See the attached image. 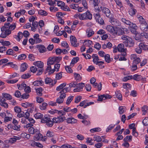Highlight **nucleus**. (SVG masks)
Returning a JSON list of instances; mask_svg holds the SVG:
<instances>
[{"instance_id":"obj_46","label":"nucleus","mask_w":148,"mask_h":148,"mask_svg":"<svg viewBox=\"0 0 148 148\" xmlns=\"http://www.w3.org/2000/svg\"><path fill=\"white\" fill-rule=\"evenodd\" d=\"M73 96H70L69 97L66 101V104L67 105H69L70 104V103L71 102V101L73 100Z\"/></svg>"},{"instance_id":"obj_53","label":"nucleus","mask_w":148,"mask_h":148,"mask_svg":"<svg viewBox=\"0 0 148 148\" xmlns=\"http://www.w3.org/2000/svg\"><path fill=\"white\" fill-rule=\"evenodd\" d=\"M47 105V103H43L42 105L40 106V108L42 110H45L46 108V106Z\"/></svg>"},{"instance_id":"obj_15","label":"nucleus","mask_w":148,"mask_h":148,"mask_svg":"<svg viewBox=\"0 0 148 148\" xmlns=\"http://www.w3.org/2000/svg\"><path fill=\"white\" fill-rule=\"evenodd\" d=\"M140 29L144 32L148 31V25H147L146 23L145 24H140Z\"/></svg>"},{"instance_id":"obj_19","label":"nucleus","mask_w":148,"mask_h":148,"mask_svg":"<svg viewBox=\"0 0 148 148\" xmlns=\"http://www.w3.org/2000/svg\"><path fill=\"white\" fill-rule=\"evenodd\" d=\"M79 60V58L78 57L73 58L71 63L70 66H73L75 64L78 62Z\"/></svg>"},{"instance_id":"obj_28","label":"nucleus","mask_w":148,"mask_h":148,"mask_svg":"<svg viewBox=\"0 0 148 148\" xmlns=\"http://www.w3.org/2000/svg\"><path fill=\"white\" fill-rule=\"evenodd\" d=\"M34 116L36 119H42L43 117V115L40 113H37L35 114Z\"/></svg>"},{"instance_id":"obj_32","label":"nucleus","mask_w":148,"mask_h":148,"mask_svg":"<svg viewBox=\"0 0 148 148\" xmlns=\"http://www.w3.org/2000/svg\"><path fill=\"white\" fill-rule=\"evenodd\" d=\"M115 94L116 97L120 100L122 99V95L119 91H117L115 92Z\"/></svg>"},{"instance_id":"obj_6","label":"nucleus","mask_w":148,"mask_h":148,"mask_svg":"<svg viewBox=\"0 0 148 148\" xmlns=\"http://www.w3.org/2000/svg\"><path fill=\"white\" fill-rule=\"evenodd\" d=\"M65 120V117H62L61 116L58 117L57 118H54L52 119L53 122L55 123H60L62 122Z\"/></svg>"},{"instance_id":"obj_8","label":"nucleus","mask_w":148,"mask_h":148,"mask_svg":"<svg viewBox=\"0 0 148 148\" xmlns=\"http://www.w3.org/2000/svg\"><path fill=\"white\" fill-rule=\"evenodd\" d=\"M85 86V84L83 83H79L78 84H77L76 86L77 88L74 89V92H79L82 90L83 88Z\"/></svg>"},{"instance_id":"obj_58","label":"nucleus","mask_w":148,"mask_h":148,"mask_svg":"<svg viewBox=\"0 0 148 148\" xmlns=\"http://www.w3.org/2000/svg\"><path fill=\"white\" fill-rule=\"evenodd\" d=\"M18 37V40L20 41V39L22 38L23 37V34L21 32H19L17 36H16Z\"/></svg>"},{"instance_id":"obj_17","label":"nucleus","mask_w":148,"mask_h":148,"mask_svg":"<svg viewBox=\"0 0 148 148\" xmlns=\"http://www.w3.org/2000/svg\"><path fill=\"white\" fill-rule=\"evenodd\" d=\"M55 60L53 57H50L49 58L47 62V65H49L50 66L54 64L55 62Z\"/></svg>"},{"instance_id":"obj_30","label":"nucleus","mask_w":148,"mask_h":148,"mask_svg":"<svg viewBox=\"0 0 148 148\" xmlns=\"http://www.w3.org/2000/svg\"><path fill=\"white\" fill-rule=\"evenodd\" d=\"M87 36L88 37H91L94 34V32L92 29H88L87 30Z\"/></svg>"},{"instance_id":"obj_13","label":"nucleus","mask_w":148,"mask_h":148,"mask_svg":"<svg viewBox=\"0 0 148 148\" xmlns=\"http://www.w3.org/2000/svg\"><path fill=\"white\" fill-rule=\"evenodd\" d=\"M36 47L38 48L39 51L40 53H43L47 51V49L43 45H38Z\"/></svg>"},{"instance_id":"obj_49","label":"nucleus","mask_w":148,"mask_h":148,"mask_svg":"<svg viewBox=\"0 0 148 148\" xmlns=\"http://www.w3.org/2000/svg\"><path fill=\"white\" fill-rule=\"evenodd\" d=\"M14 52L13 50L11 49H8L6 52V54L8 55H12L14 54Z\"/></svg>"},{"instance_id":"obj_36","label":"nucleus","mask_w":148,"mask_h":148,"mask_svg":"<svg viewBox=\"0 0 148 148\" xmlns=\"http://www.w3.org/2000/svg\"><path fill=\"white\" fill-rule=\"evenodd\" d=\"M22 104V106L26 108L29 106L33 107V104L32 103H30L28 102H25V103H23Z\"/></svg>"},{"instance_id":"obj_55","label":"nucleus","mask_w":148,"mask_h":148,"mask_svg":"<svg viewBox=\"0 0 148 148\" xmlns=\"http://www.w3.org/2000/svg\"><path fill=\"white\" fill-rule=\"evenodd\" d=\"M101 130V129L100 128L97 127L91 129L90 131L92 133H93L95 132H100Z\"/></svg>"},{"instance_id":"obj_48","label":"nucleus","mask_w":148,"mask_h":148,"mask_svg":"<svg viewBox=\"0 0 148 148\" xmlns=\"http://www.w3.org/2000/svg\"><path fill=\"white\" fill-rule=\"evenodd\" d=\"M70 7L73 9L76 10L79 7V5L77 4H72L70 5Z\"/></svg>"},{"instance_id":"obj_22","label":"nucleus","mask_w":148,"mask_h":148,"mask_svg":"<svg viewBox=\"0 0 148 148\" xmlns=\"http://www.w3.org/2000/svg\"><path fill=\"white\" fill-rule=\"evenodd\" d=\"M2 95L3 97H4L7 100H10L12 99V96L9 94L3 93Z\"/></svg>"},{"instance_id":"obj_42","label":"nucleus","mask_w":148,"mask_h":148,"mask_svg":"<svg viewBox=\"0 0 148 148\" xmlns=\"http://www.w3.org/2000/svg\"><path fill=\"white\" fill-rule=\"evenodd\" d=\"M133 78V76L132 75H129L125 77L123 79V81L126 82L128 80L131 79Z\"/></svg>"},{"instance_id":"obj_41","label":"nucleus","mask_w":148,"mask_h":148,"mask_svg":"<svg viewBox=\"0 0 148 148\" xmlns=\"http://www.w3.org/2000/svg\"><path fill=\"white\" fill-rule=\"evenodd\" d=\"M74 76L76 80L79 81L81 80V77L79 74L75 73L74 74Z\"/></svg>"},{"instance_id":"obj_16","label":"nucleus","mask_w":148,"mask_h":148,"mask_svg":"<svg viewBox=\"0 0 148 148\" xmlns=\"http://www.w3.org/2000/svg\"><path fill=\"white\" fill-rule=\"evenodd\" d=\"M118 50L120 52H125L126 50V49L124 48V45L123 44H120L117 47Z\"/></svg>"},{"instance_id":"obj_43","label":"nucleus","mask_w":148,"mask_h":148,"mask_svg":"<svg viewBox=\"0 0 148 148\" xmlns=\"http://www.w3.org/2000/svg\"><path fill=\"white\" fill-rule=\"evenodd\" d=\"M53 81V80L50 78L47 77L45 80V83L46 84H49Z\"/></svg>"},{"instance_id":"obj_31","label":"nucleus","mask_w":148,"mask_h":148,"mask_svg":"<svg viewBox=\"0 0 148 148\" xmlns=\"http://www.w3.org/2000/svg\"><path fill=\"white\" fill-rule=\"evenodd\" d=\"M38 14H39L43 16H46L48 14L47 12L46 11L42 10H39L38 12Z\"/></svg>"},{"instance_id":"obj_44","label":"nucleus","mask_w":148,"mask_h":148,"mask_svg":"<svg viewBox=\"0 0 148 148\" xmlns=\"http://www.w3.org/2000/svg\"><path fill=\"white\" fill-rule=\"evenodd\" d=\"M123 87L124 89H128L131 87V85L130 84L127 83L123 84Z\"/></svg>"},{"instance_id":"obj_9","label":"nucleus","mask_w":148,"mask_h":148,"mask_svg":"<svg viewBox=\"0 0 148 148\" xmlns=\"http://www.w3.org/2000/svg\"><path fill=\"white\" fill-rule=\"evenodd\" d=\"M70 40L71 45L74 47H77L78 46L77 44H76L77 42V39L74 36H71L70 37Z\"/></svg>"},{"instance_id":"obj_61","label":"nucleus","mask_w":148,"mask_h":148,"mask_svg":"<svg viewBox=\"0 0 148 148\" xmlns=\"http://www.w3.org/2000/svg\"><path fill=\"white\" fill-rule=\"evenodd\" d=\"M14 95L15 97L18 98L20 97L21 96L20 92L18 90H17L15 91Z\"/></svg>"},{"instance_id":"obj_3","label":"nucleus","mask_w":148,"mask_h":148,"mask_svg":"<svg viewBox=\"0 0 148 148\" xmlns=\"http://www.w3.org/2000/svg\"><path fill=\"white\" fill-rule=\"evenodd\" d=\"M121 39L123 40L129 42V43L131 44L129 45V47H132L134 46V42L132 38L130 37L123 35L121 36Z\"/></svg>"},{"instance_id":"obj_12","label":"nucleus","mask_w":148,"mask_h":148,"mask_svg":"<svg viewBox=\"0 0 148 148\" xmlns=\"http://www.w3.org/2000/svg\"><path fill=\"white\" fill-rule=\"evenodd\" d=\"M106 29L108 31L110 32L113 35L114 34H115V29H114V27L110 25H108L107 26Z\"/></svg>"},{"instance_id":"obj_34","label":"nucleus","mask_w":148,"mask_h":148,"mask_svg":"<svg viewBox=\"0 0 148 148\" xmlns=\"http://www.w3.org/2000/svg\"><path fill=\"white\" fill-rule=\"evenodd\" d=\"M12 123H13L14 126H17L18 127V131H19L20 130V128L21 127V126L19 125H18V122L15 119H13Z\"/></svg>"},{"instance_id":"obj_1","label":"nucleus","mask_w":148,"mask_h":148,"mask_svg":"<svg viewBox=\"0 0 148 148\" xmlns=\"http://www.w3.org/2000/svg\"><path fill=\"white\" fill-rule=\"evenodd\" d=\"M92 15L90 13L89 11L87 10L84 13L80 14L79 16V18L82 20H91L92 19Z\"/></svg>"},{"instance_id":"obj_54","label":"nucleus","mask_w":148,"mask_h":148,"mask_svg":"<svg viewBox=\"0 0 148 148\" xmlns=\"http://www.w3.org/2000/svg\"><path fill=\"white\" fill-rule=\"evenodd\" d=\"M62 72H60L59 73H57L56 74V78L57 79H60L62 77Z\"/></svg>"},{"instance_id":"obj_64","label":"nucleus","mask_w":148,"mask_h":148,"mask_svg":"<svg viewBox=\"0 0 148 148\" xmlns=\"http://www.w3.org/2000/svg\"><path fill=\"white\" fill-rule=\"evenodd\" d=\"M97 22H98V23L101 25H103L104 23V21L103 19L101 18V17L100 18L99 20H98Z\"/></svg>"},{"instance_id":"obj_56","label":"nucleus","mask_w":148,"mask_h":148,"mask_svg":"<svg viewBox=\"0 0 148 148\" xmlns=\"http://www.w3.org/2000/svg\"><path fill=\"white\" fill-rule=\"evenodd\" d=\"M135 51L136 53L138 54H140L141 53L142 50L141 47L139 46L138 47L136 48L135 49Z\"/></svg>"},{"instance_id":"obj_2","label":"nucleus","mask_w":148,"mask_h":148,"mask_svg":"<svg viewBox=\"0 0 148 148\" xmlns=\"http://www.w3.org/2000/svg\"><path fill=\"white\" fill-rule=\"evenodd\" d=\"M41 122L43 123H46V125L48 127H51L53 125V121L51 119L47 117H44L41 119Z\"/></svg>"},{"instance_id":"obj_26","label":"nucleus","mask_w":148,"mask_h":148,"mask_svg":"<svg viewBox=\"0 0 148 148\" xmlns=\"http://www.w3.org/2000/svg\"><path fill=\"white\" fill-rule=\"evenodd\" d=\"M90 1L95 7L98 5L100 2V0H90Z\"/></svg>"},{"instance_id":"obj_4","label":"nucleus","mask_w":148,"mask_h":148,"mask_svg":"<svg viewBox=\"0 0 148 148\" xmlns=\"http://www.w3.org/2000/svg\"><path fill=\"white\" fill-rule=\"evenodd\" d=\"M110 22L112 25L115 26L116 27L121 25V23L119 21L114 18L110 17Z\"/></svg>"},{"instance_id":"obj_29","label":"nucleus","mask_w":148,"mask_h":148,"mask_svg":"<svg viewBox=\"0 0 148 148\" xmlns=\"http://www.w3.org/2000/svg\"><path fill=\"white\" fill-rule=\"evenodd\" d=\"M66 85V83H65L61 84L59 86L57 87L56 90L59 91L62 89V90L63 88L65 87Z\"/></svg>"},{"instance_id":"obj_35","label":"nucleus","mask_w":148,"mask_h":148,"mask_svg":"<svg viewBox=\"0 0 148 148\" xmlns=\"http://www.w3.org/2000/svg\"><path fill=\"white\" fill-rule=\"evenodd\" d=\"M132 136H127L123 139V141L125 142H130L132 140Z\"/></svg>"},{"instance_id":"obj_40","label":"nucleus","mask_w":148,"mask_h":148,"mask_svg":"<svg viewBox=\"0 0 148 148\" xmlns=\"http://www.w3.org/2000/svg\"><path fill=\"white\" fill-rule=\"evenodd\" d=\"M138 19L140 24L146 23V22L145 20L142 16H140V17H139Z\"/></svg>"},{"instance_id":"obj_59","label":"nucleus","mask_w":148,"mask_h":148,"mask_svg":"<svg viewBox=\"0 0 148 148\" xmlns=\"http://www.w3.org/2000/svg\"><path fill=\"white\" fill-rule=\"evenodd\" d=\"M121 20L122 22L124 23H125L126 24L129 25H131L130 24L131 22H130V21L127 20H126L125 18H122Z\"/></svg>"},{"instance_id":"obj_52","label":"nucleus","mask_w":148,"mask_h":148,"mask_svg":"<svg viewBox=\"0 0 148 148\" xmlns=\"http://www.w3.org/2000/svg\"><path fill=\"white\" fill-rule=\"evenodd\" d=\"M142 123L144 125L147 126L148 125V118L145 117L144 119L143 120Z\"/></svg>"},{"instance_id":"obj_45","label":"nucleus","mask_w":148,"mask_h":148,"mask_svg":"<svg viewBox=\"0 0 148 148\" xmlns=\"http://www.w3.org/2000/svg\"><path fill=\"white\" fill-rule=\"evenodd\" d=\"M69 89V88L68 87H66L62 90L61 91H60L59 93H61V94L62 93L65 94L66 92L69 91L70 90Z\"/></svg>"},{"instance_id":"obj_11","label":"nucleus","mask_w":148,"mask_h":148,"mask_svg":"<svg viewBox=\"0 0 148 148\" xmlns=\"http://www.w3.org/2000/svg\"><path fill=\"white\" fill-rule=\"evenodd\" d=\"M47 66L46 69L45 70V74L46 73L48 72V74L50 75L51 74L53 73L55 71V70L54 69H51V66L49 65H47Z\"/></svg>"},{"instance_id":"obj_51","label":"nucleus","mask_w":148,"mask_h":148,"mask_svg":"<svg viewBox=\"0 0 148 148\" xmlns=\"http://www.w3.org/2000/svg\"><path fill=\"white\" fill-rule=\"evenodd\" d=\"M30 76L31 75L29 73H27L22 75L21 77L22 79H25L29 78Z\"/></svg>"},{"instance_id":"obj_37","label":"nucleus","mask_w":148,"mask_h":148,"mask_svg":"<svg viewBox=\"0 0 148 148\" xmlns=\"http://www.w3.org/2000/svg\"><path fill=\"white\" fill-rule=\"evenodd\" d=\"M26 57L27 56L25 54H23L21 55H20L18 56V60H24L26 58Z\"/></svg>"},{"instance_id":"obj_18","label":"nucleus","mask_w":148,"mask_h":148,"mask_svg":"<svg viewBox=\"0 0 148 148\" xmlns=\"http://www.w3.org/2000/svg\"><path fill=\"white\" fill-rule=\"evenodd\" d=\"M27 66L28 65L25 63H24L22 64H21V67L20 71H24L25 70H26L27 69Z\"/></svg>"},{"instance_id":"obj_47","label":"nucleus","mask_w":148,"mask_h":148,"mask_svg":"<svg viewBox=\"0 0 148 148\" xmlns=\"http://www.w3.org/2000/svg\"><path fill=\"white\" fill-rule=\"evenodd\" d=\"M35 137L36 140H40L42 139L41 138L42 137V134L39 133L38 134H36Z\"/></svg>"},{"instance_id":"obj_57","label":"nucleus","mask_w":148,"mask_h":148,"mask_svg":"<svg viewBox=\"0 0 148 148\" xmlns=\"http://www.w3.org/2000/svg\"><path fill=\"white\" fill-rule=\"evenodd\" d=\"M14 110L16 112L20 113L21 112V109L19 107L16 106L14 108Z\"/></svg>"},{"instance_id":"obj_14","label":"nucleus","mask_w":148,"mask_h":148,"mask_svg":"<svg viewBox=\"0 0 148 148\" xmlns=\"http://www.w3.org/2000/svg\"><path fill=\"white\" fill-rule=\"evenodd\" d=\"M33 64L35 66L38 67L40 69L43 68L44 66L43 62L40 61L34 62Z\"/></svg>"},{"instance_id":"obj_33","label":"nucleus","mask_w":148,"mask_h":148,"mask_svg":"<svg viewBox=\"0 0 148 148\" xmlns=\"http://www.w3.org/2000/svg\"><path fill=\"white\" fill-rule=\"evenodd\" d=\"M43 83V82L42 80H37L33 82V84L35 86H39Z\"/></svg>"},{"instance_id":"obj_21","label":"nucleus","mask_w":148,"mask_h":148,"mask_svg":"<svg viewBox=\"0 0 148 148\" xmlns=\"http://www.w3.org/2000/svg\"><path fill=\"white\" fill-rule=\"evenodd\" d=\"M8 129L10 130V129H13L14 130L18 131V127L17 126H14L12 124H10L8 125Z\"/></svg>"},{"instance_id":"obj_10","label":"nucleus","mask_w":148,"mask_h":148,"mask_svg":"<svg viewBox=\"0 0 148 148\" xmlns=\"http://www.w3.org/2000/svg\"><path fill=\"white\" fill-rule=\"evenodd\" d=\"M66 97V94L62 93L61 94L59 97L58 98L56 99V102L59 104L61 103H63L64 101V99Z\"/></svg>"},{"instance_id":"obj_24","label":"nucleus","mask_w":148,"mask_h":148,"mask_svg":"<svg viewBox=\"0 0 148 148\" xmlns=\"http://www.w3.org/2000/svg\"><path fill=\"white\" fill-rule=\"evenodd\" d=\"M139 46L141 47V49L143 50H148V46L143 43H140L139 45Z\"/></svg>"},{"instance_id":"obj_20","label":"nucleus","mask_w":148,"mask_h":148,"mask_svg":"<svg viewBox=\"0 0 148 148\" xmlns=\"http://www.w3.org/2000/svg\"><path fill=\"white\" fill-rule=\"evenodd\" d=\"M92 58L93 59V61L94 63L96 64L99 60L97 55L96 54H93L92 56Z\"/></svg>"},{"instance_id":"obj_62","label":"nucleus","mask_w":148,"mask_h":148,"mask_svg":"<svg viewBox=\"0 0 148 148\" xmlns=\"http://www.w3.org/2000/svg\"><path fill=\"white\" fill-rule=\"evenodd\" d=\"M55 62L59 63L62 59V57H53Z\"/></svg>"},{"instance_id":"obj_38","label":"nucleus","mask_w":148,"mask_h":148,"mask_svg":"<svg viewBox=\"0 0 148 148\" xmlns=\"http://www.w3.org/2000/svg\"><path fill=\"white\" fill-rule=\"evenodd\" d=\"M104 58L106 62L107 63H109L111 61L109 55L107 54L104 56Z\"/></svg>"},{"instance_id":"obj_23","label":"nucleus","mask_w":148,"mask_h":148,"mask_svg":"<svg viewBox=\"0 0 148 148\" xmlns=\"http://www.w3.org/2000/svg\"><path fill=\"white\" fill-rule=\"evenodd\" d=\"M39 35L38 34H36L34 35V38L36 41V43H38L40 42L42 40L39 38Z\"/></svg>"},{"instance_id":"obj_63","label":"nucleus","mask_w":148,"mask_h":148,"mask_svg":"<svg viewBox=\"0 0 148 148\" xmlns=\"http://www.w3.org/2000/svg\"><path fill=\"white\" fill-rule=\"evenodd\" d=\"M77 82L75 81L72 82L70 83L69 85L70 87H74L76 86H77Z\"/></svg>"},{"instance_id":"obj_60","label":"nucleus","mask_w":148,"mask_h":148,"mask_svg":"<svg viewBox=\"0 0 148 148\" xmlns=\"http://www.w3.org/2000/svg\"><path fill=\"white\" fill-rule=\"evenodd\" d=\"M65 69L68 73H71L72 72L73 70L69 66H65Z\"/></svg>"},{"instance_id":"obj_7","label":"nucleus","mask_w":148,"mask_h":148,"mask_svg":"<svg viewBox=\"0 0 148 148\" xmlns=\"http://www.w3.org/2000/svg\"><path fill=\"white\" fill-rule=\"evenodd\" d=\"M115 34H114V36H115L117 35L119 36L123 35H124L125 33L123 30H122L121 28L118 27H116L115 30Z\"/></svg>"},{"instance_id":"obj_50","label":"nucleus","mask_w":148,"mask_h":148,"mask_svg":"<svg viewBox=\"0 0 148 148\" xmlns=\"http://www.w3.org/2000/svg\"><path fill=\"white\" fill-rule=\"evenodd\" d=\"M93 140L97 142H100L102 140L101 138L99 136H95L93 138Z\"/></svg>"},{"instance_id":"obj_25","label":"nucleus","mask_w":148,"mask_h":148,"mask_svg":"<svg viewBox=\"0 0 148 148\" xmlns=\"http://www.w3.org/2000/svg\"><path fill=\"white\" fill-rule=\"evenodd\" d=\"M36 92L37 95L39 96H41L42 95V92L43 89L41 87L37 89H36Z\"/></svg>"},{"instance_id":"obj_5","label":"nucleus","mask_w":148,"mask_h":148,"mask_svg":"<svg viewBox=\"0 0 148 148\" xmlns=\"http://www.w3.org/2000/svg\"><path fill=\"white\" fill-rule=\"evenodd\" d=\"M100 8L102 12L106 15V16L107 17H110L111 12L110 10L109 9L106 7H103L102 6H101L100 7Z\"/></svg>"},{"instance_id":"obj_27","label":"nucleus","mask_w":148,"mask_h":148,"mask_svg":"<svg viewBox=\"0 0 148 148\" xmlns=\"http://www.w3.org/2000/svg\"><path fill=\"white\" fill-rule=\"evenodd\" d=\"M136 12L137 11L135 9L131 8L129 10V12L130 15L133 16L135 14Z\"/></svg>"},{"instance_id":"obj_39","label":"nucleus","mask_w":148,"mask_h":148,"mask_svg":"<svg viewBox=\"0 0 148 148\" xmlns=\"http://www.w3.org/2000/svg\"><path fill=\"white\" fill-rule=\"evenodd\" d=\"M142 111L144 112L143 113V115H145L146 113L147 112V111L148 110L147 106L146 105L144 106L142 108Z\"/></svg>"}]
</instances>
